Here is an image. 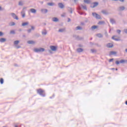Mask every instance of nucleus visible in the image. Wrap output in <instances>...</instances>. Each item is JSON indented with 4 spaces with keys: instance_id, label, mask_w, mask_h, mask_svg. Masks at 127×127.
<instances>
[{
    "instance_id": "nucleus-45",
    "label": "nucleus",
    "mask_w": 127,
    "mask_h": 127,
    "mask_svg": "<svg viewBox=\"0 0 127 127\" xmlns=\"http://www.w3.org/2000/svg\"><path fill=\"white\" fill-rule=\"evenodd\" d=\"M115 63L117 65H119V64H120V63H121L120 62V61H116Z\"/></svg>"
},
{
    "instance_id": "nucleus-57",
    "label": "nucleus",
    "mask_w": 127,
    "mask_h": 127,
    "mask_svg": "<svg viewBox=\"0 0 127 127\" xmlns=\"http://www.w3.org/2000/svg\"><path fill=\"white\" fill-rule=\"evenodd\" d=\"M89 21V20L86 19L85 20V22H88Z\"/></svg>"
},
{
    "instance_id": "nucleus-31",
    "label": "nucleus",
    "mask_w": 127,
    "mask_h": 127,
    "mask_svg": "<svg viewBox=\"0 0 127 127\" xmlns=\"http://www.w3.org/2000/svg\"><path fill=\"white\" fill-rule=\"evenodd\" d=\"M98 24L102 25V24H105V21H100L98 22Z\"/></svg>"
},
{
    "instance_id": "nucleus-56",
    "label": "nucleus",
    "mask_w": 127,
    "mask_h": 127,
    "mask_svg": "<svg viewBox=\"0 0 127 127\" xmlns=\"http://www.w3.org/2000/svg\"><path fill=\"white\" fill-rule=\"evenodd\" d=\"M81 25H85V23L84 22L81 23Z\"/></svg>"
},
{
    "instance_id": "nucleus-35",
    "label": "nucleus",
    "mask_w": 127,
    "mask_h": 127,
    "mask_svg": "<svg viewBox=\"0 0 127 127\" xmlns=\"http://www.w3.org/2000/svg\"><path fill=\"white\" fill-rule=\"evenodd\" d=\"M18 43H19V40H16L14 42V45H17V44H18Z\"/></svg>"
},
{
    "instance_id": "nucleus-37",
    "label": "nucleus",
    "mask_w": 127,
    "mask_h": 127,
    "mask_svg": "<svg viewBox=\"0 0 127 127\" xmlns=\"http://www.w3.org/2000/svg\"><path fill=\"white\" fill-rule=\"evenodd\" d=\"M94 45H96V46H97V47H102V46L98 43H95L94 44Z\"/></svg>"
},
{
    "instance_id": "nucleus-50",
    "label": "nucleus",
    "mask_w": 127,
    "mask_h": 127,
    "mask_svg": "<svg viewBox=\"0 0 127 127\" xmlns=\"http://www.w3.org/2000/svg\"><path fill=\"white\" fill-rule=\"evenodd\" d=\"M112 61H114V59H111L109 60V62H112Z\"/></svg>"
},
{
    "instance_id": "nucleus-10",
    "label": "nucleus",
    "mask_w": 127,
    "mask_h": 127,
    "mask_svg": "<svg viewBox=\"0 0 127 127\" xmlns=\"http://www.w3.org/2000/svg\"><path fill=\"white\" fill-rule=\"evenodd\" d=\"M107 48H113L114 47V44L112 43H108L106 45Z\"/></svg>"
},
{
    "instance_id": "nucleus-28",
    "label": "nucleus",
    "mask_w": 127,
    "mask_h": 127,
    "mask_svg": "<svg viewBox=\"0 0 127 127\" xmlns=\"http://www.w3.org/2000/svg\"><path fill=\"white\" fill-rule=\"evenodd\" d=\"M9 25L10 26H14V25H15V23L14 22H11L9 23Z\"/></svg>"
},
{
    "instance_id": "nucleus-54",
    "label": "nucleus",
    "mask_w": 127,
    "mask_h": 127,
    "mask_svg": "<svg viewBox=\"0 0 127 127\" xmlns=\"http://www.w3.org/2000/svg\"><path fill=\"white\" fill-rule=\"evenodd\" d=\"M70 21H71V19H70V18H68L67 22H70Z\"/></svg>"
},
{
    "instance_id": "nucleus-17",
    "label": "nucleus",
    "mask_w": 127,
    "mask_h": 127,
    "mask_svg": "<svg viewBox=\"0 0 127 127\" xmlns=\"http://www.w3.org/2000/svg\"><path fill=\"white\" fill-rule=\"evenodd\" d=\"M6 41V39L5 38H1L0 39V42H1V43H3V42H5Z\"/></svg>"
},
{
    "instance_id": "nucleus-4",
    "label": "nucleus",
    "mask_w": 127,
    "mask_h": 127,
    "mask_svg": "<svg viewBox=\"0 0 127 127\" xmlns=\"http://www.w3.org/2000/svg\"><path fill=\"white\" fill-rule=\"evenodd\" d=\"M73 37L75 38L76 40H83L84 39V37H80L76 35H73Z\"/></svg>"
},
{
    "instance_id": "nucleus-20",
    "label": "nucleus",
    "mask_w": 127,
    "mask_h": 127,
    "mask_svg": "<svg viewBox=\"0 0 127 127\" xmlns=\"http://www.w3.org/2000/svg\"><path fill=\"white\" fill-rule=\"evenodd\" d=\"M28 24H29V22H23L22 23V26H26V25H28Z\"/></svg>"
},
{
    "instance_id": "nucleus-21",
    "label": "nucleus",
    "mask_w": 127,
    "mask_h": 127,
    "mask_svg": "<svg viewBox=\"0 0 127 127\" xmlns=\"http://www.w3.org/2000/svg\"><path fill=\"white\" fill-rule=\"evenodd\" d=\"M27 43L28 44H35V42H34V41L30 40V41H27Z\"/></svg>"
},
{
    "instance_id": "nucleus-18",
    "label": "nucleus",
    "mask_w": 127,
    "mask_h": 127,
    "mask_svg": "<svg viewBox=\"0 0 127 127\" xmlns=\"http://www.w3.org/2000/svg\"><path fill=\"white\" fill-rule=\"evenodd\" d=\"M21 14L23 18H24V17H25V12H24V10H22V11L21 12Z\"/></svg>"
},
{
    "instance_id": "nucleus-43",
    "label": "nucleus",
    "mask_w": 127,
    "mask_h": 127,
    "mask_svg": "<svg viewBox=\"0 0 127 127\" xmlns=\"http://www.w3.org/2000/svg\"><path fill=\"white\" fill-rule=\"evenodd\" d=\"M19 5H21V6L23 5V4L22 3V2L21 1H20L19 2Z\"/></svg>"
},
{
    "instance_id": "nucleus-8",
    "label": "nucleus",
    "mask_w": 127,
    "mask_h": 127,
    "mask_svg": "<svg viewBox=\"0 0 127 127\" xmlns=\"http://www.w3.org/2000/svg\"><path fill=\"white\" fill-rule=\"evenodd\" d=\"M35 29V27L33 26H31V28L27 30V32L28 33H31L32 30H34Z\"/></svg>"
},
{
    "instance_id": "nucleus-48",
    "label": "nucleus",
    "mask_w": 127,
    "mask_h": 127,
    "mask_svg": "<svg viewBox=\"0 0 127 127\" xmlns=\"http://www.w3.org/2000/svg\"><path fill=\"white\" fill-rule=\"evenodd\" d=\"M115 41H121V39H120L119 38H115Z\"/></svg>"
},
{
    "instance_id": "nucleus-44",
    "label": "nucleus",
    "mask_w": 127,
    "mask_h": 127,
    "mask_svg": "<svg viewBox=\"0 0 127 127\" xmlns=\"http://www.w3.org/2000/svg\"><path fill=\"white\" fill-rule=\"evenodd\" d=\"M3 33L1 31H0V37H1V36H3Z\"/></svg>"
},
{
    "instance_id": "nucleus-2",
    "label": "nucleus",
    "mask_w": 127,
    "mask_h": 127,
    "mask_svg": "<svg viewBox=\"0 0 127 127\" xmlns=\"http://www.w3.org/2000/svg\"><path fill=\"white\" fill-rule=\"evenodd\" d=\"M92 16L96 19H102L101 15L96 12H92Z\"/></svg>"
},
{
    "instance_id": "nucleus-64",
    "label": "nucleus",
    "mask_w": 127,
    "mask_h": 127,
    "mask_svg": "<svg viewBox=\"0 0 127 127\" xmlns=\"http://www.w3.org/2000/svg\"><path fill=\"white\" fill-rule=\"evenodd\" d=\"M15 127H18L16 125V126H15Z\"/></svg>"
},
{
    "instance_id": "nucleus-29",
    "label": "nucleus",
    "mask_w": 127,
    "mask_h": 127,
    "mask_svg": "<svg viewBox=\"0 0 127 127\" xmlns=\"http://www.w3.org/2000/svg\"><path fill=\"white\" fill-rule=\"evenodd\" d=\"M68 10L70 12L71 14L73 13V10H72V8L68 7Z\"/></svg>"
},
{
    "instance_id": "nucleus-22",
    "label": "nucleus",
    "mask_w": 127,
    "mask_h": 127,
    "mask_svg": "<svg viewBox=\"0 0 127 127\" xmlns=\"http://www.w3.org/2000/svg\"><path fill=\"white\" fill-rule=\"evenodd\" d=\"M65 28H62V29H60L59 30V32H61V33H63V32H65Z\"/></svg>"
},
{
    "instance_id": "nucleus-3",
    "label": "nucleus",
    "mask_w": 127,
    "mask_h": 127,
    "mask_svg": "<svg viewBox=\"0 0 127 127\" xmlns=\"http://www.w3.org/2000/svg\"><path fill=\"white\" fill-rule=\"evenodd\" d=\"M34 51L37 53L39 52H44V51H45V49L43 48H36L34 49Z\"/></svg>"
},
{
    "instance_id": "nucleus-40",
    "label": "nucleus",
    "mask_w": 127,
    "mask_h": 127,
    "mask_svg": "<svg viewBox=\"0 0 127 127\" xmlns=\"http://www.w3.org/2000/svg\"><path fill=\"white\" fill-rule=\"evenodd\" d=\"M117 32L118 33V34H121V32H122V31L121 30H117Z\"/></svg>"
},
{
    "instance_id": "nucleus-11",
    "label": "nucleus",
    "mask_w": 127,
    "mask_h": 127,
    "mask_svg": "<svg viewBox=\"0 0 127 127\" xmlns=\"http://www.w3.org/2000/svg\"><path fill=\"white\" fill-rule=\"evenodd\" d=\"M76 51L78 53H81V52H83V51H84V49L79 48L76 49Z\"/></svg>"
},
{
    "instance_id": "nucleus-34",
    "label": "nucleus",
    "mask_w": 127,
    "mask_h": 127,
    "mask_svg": "<svg viewBox=\"0 0 127 127\" xmlns=\"http://www.w3.org/2000/svg\"><path fill=\"white\" fill-rule=\"evenodd\" d=\"M91 53H97V50L95 49H91Z\"/></svg>"
},
{
    "instance_id": "nucleus-33",
    "label": "nucleus",
    "mask_w": 127,
    "mask_h": 127,
    "mask_svg": "<svg viewBox=\"0 0 127 127\" xmlns=\"http://www.w3.org/2000/svg\"><path fill=\"white\" fill-rule=\"evenodd\" d=\"M82 7L83 8V9H85V10H87L88 9H87V6L86 5L84 6V5L81 4V5Z\"/></svg>"
},
{
    "instance_id": "nucleus-52",
    "label": "nucleus",
    "mask_w": 127,
    "mask_h": 127,
    "mask_svg": "<svg viewBox=\"0 0 127 127\" xmlns=\"http://www.w3.org/2000/svg\"><path fill=\"white\" fill-rule=\"evenodd\" d=\"M77 9H78V10H81V7H80V6H79V7L77 8Z\"/></svg>"
},
{
    "instance_id": "nucleus-30",
    "label": "nucleus",
    "mask_w": 127,
    "mask_h": 127,
    "mask_svg": "<svg viewBox=\"0 0 127 127\" xmlns=\"http://www.w3.org/2000/svg\"><path fill=\"white\" fill-rule=\"evenodd\" d=\"M115 54H117V52H114V51H111V52H110L109 55H115Z\"/></svg>"
},
{
    "instance_id": "nucleus-55",
    "label": "nucleus",
    "mask_w": 127,
    "mask_h": 127,
    "mask_svg": "<svg viewBox=\"0 0 127 127\" xmlns=\"http://www.w3.org/2000/svg\"><path fill=\"white\" fill-rule=\"evenodd\" d=\"M73 0L74 2L75 3H76V2H77V1H78V0Z\"/></svg>"
},
{
    "instance_id": "nucleus-36",
    "label": "nucleus",
    "mask_w": 127,
    "mask_h": 127,
    "mask_svg": "<svg viewBox=\"0 0 127 127\" xmlns=\"http://www.w3.org/2000/svg\"><path fill=\"white\" fill-rule=\"evenodd\" d=\"M42 34L43 35H46V34H47V32L46 31V30H45V32L42 31Z\"/></svg>"
},
{
    "instance_id": "nucleus-25",
    "label": "nucleus",
    "mask_w": 127,
    "mask_h": 127,
    "mask_svg": "<svg viewBox=\"0 0 127 127\" xmlns=\"http://www.w3.org/2000/svg\"><path fill=\"white\" fill-rule=\"evenodd\" d=\"M76 30H82L83 29V28L81 26H77L75 28Z\"/></svg>"
},
{
    "instance_id": "nucleus-61",
    "label": "nucleus",
    "mask_w": 127,
    "mask_h": 127,
    "mask_svg": "<svg viewBox=\"0 0 127 127\" xmlns=\"http://www.w3.org/2000/svg\"><path fill=\"white\" fill-rule=\"evenodd\" d=\"M125 104H126V105H127V101H126Z\"/></svg>"
},
{
    "instance_id": "nucleus-41",
    "label": "nucleus",
    "mask_w": 127,
    "mask_h": 127,
    "mask_svg": "<svg viewBox=\"0 0 127 127\" xmlns=\"http://www.w3.org/2000/svg\"><path fill=\"white\" fill-rule=\"evenodd\" d=\"M62 17H65L66 16V13H64L61 15Z\"/></svg>"
},
{
    "instance_id": "nucleus-19",
    "label": "nucleus",
    "mask_w": 127,
    "mask_h": 127,
    "mask_svg": "<svg viewBox=\"0 0 127 127\" xmlns=\"http://www.w3.org/2000/svg\"><path fill=\"white\" fill-rule=\"evenodd\" d=\"M30 11H31V12L32 13H36V9H34V8H31L30 9Z\"/></svg>"
},
{
    "instance_id": "nucleus-5",
    "label": "nucleus",
    "mask_w": 127,
    "mask_h": 127,
    "mask_svg": "<svg viewBox=\"0 0 127 127\" xmlns=\"http://www.w3.org/2000/svg\"><path fill=\"white\" fill-rule=\"evenodd\" d=\"M125 9H126V7H125L124 6H121L118 8L117 10L118 11H123L125 10Z\"/></svg>"
},
{
    "instance_id": "nucleus-51",
    "label": "nucleus",
    "mask_w": 127,
    "mask_h": 127,
    "mask_svg": "<svg viewBox=\"0 0 127 127\" xmlns=\"http://www.w3.org/2000/svg\"><path fill=\"white\" fill-rule=\"evenodd\" d=\"M78 13H79V14H80L81 15H82V14H83V12L80 11H78Z\"/></svg>"
},
{
    "instance_id": "nucleus-32",
    "label": "nucleus",
    "mask_w": 127,
    "mask_h": 127,
    "mask_svg": "<svg viewBox=\"0 0 127 127\" xmlns=\"http://www.w3.org/2000/svg\"><path fill=\"white\" fill-rule=\"evenodd\" d=\"M96 36L97 37H99V38H102V37H103L102 34H100V33L96 34Z\"/></svg>"
},
{
    "instance_id": "nucleus-23",
    "label": "nucleus",
    "mask_w": 127,
    "mask_h": 127,
    "mask_svg": "<svg viewBox=\"0 0 127 127\" xmlns=\"http://www.w3.org/2000/svg\"><path fill=\"white\" fill-rule=\"evenodd\" d=\"M47 5L49 6H53L54 5V2H48L47 3Z\"/></svg>"
},
{
    "instance_id": "nucleus-24",
    "label": "nucleus",
    "mask_w": 127,
    "mask_h": 127,
    "mask_svg": "<svg viewBox=\"0 0 127 127\" xmlns=\"http://www.w3.org/2000/svg\"><path fill=\"white\" fill-rule=\"evenodd\" d=\"M84 2H85V3H87L89 4V3H91V0H84Z\"/></svg>"
},
{
    "instance_id": "nucleus-14",
    "label": "nucleus",
    "mask_w": 127,
    "mask_h": 127,
    "mask_svg": "<svg viewBox=\"0 0 127 127\" xmlns=\"http://www.w3.org/2000/svg\"><path fill=\"white\" fill-rule=\"evenodd\" d=\"M101 12L103 13V14H105V15H108V14H109V12H108L107 10H102Z\"/></svg>"
},
{
    "instance_id": "nucleus-13",
    "label": "nucleus",
    "mask_w": 127,
    "mask_h": 127,
    "mask_svg": "<svg viewBox=\"0 0 127 127\" xmlns=\"http://www.w3.org/2000/svg\"><path fill=\"white\" fill-rule=\"evenodd\" d=\"M42 13H47L48 12V9H41Z\"/></svg>"
},
{
    "instance_id": "nucleus-9",
    "label": "nucleus",
    "mask_w": 127,
    "mask_h": 127,
    "mask_svg": "<svg viewBox=\"0 0 127 127\" xmlns=\"http://www.w3.org/2000/svg\"><path fill=\"white\" fill-rule=\"evenodd\" d=\"M11 16L14 18V19H16V20H18V17H17L15 13H11Z\"/></svg>"
},
{
    "instance_id": "nucleus-63",
    "label": "nucleus",
    "mask_w": 127,
    "mask_h": 127,
    "mask_svg": "<svg viewBox=\"0 0 127 127\" xmlns=\"http://www.w3.org/2000/svg\"><path fill=\"white\" fill-rule=\"evenodd\" d=\"M14 66H17V64H14Z\"/></svg>"
},
{
    "instance_id": "nucleus-47",
    "label": "nucleus",
    "mask_w": 127,
    "mask_h": 127,
    "mask_svg": "<svg viewBox=\"0 0 127 127\" xmlns=\"http://www.w3.org/2000/svg\"><path fill=\"white\" fill-rule=\"evenodd\" d=\"M35 36L36 37H39L40 36V34H35Z\"/></svg>"
},
{
    "instance_id": "nucleus-38",
    "label": "nucleus",
    "mask_w": 127,
    "mask_h": 127,
    "mask_svg": "<svg viewBox=\"0 0 127 127\" xmlns=\"http://www.w3.org/2000/svg\"><path fill=\"white\" fill-rule=\"evenodd\" d=\"M0 84H3V78H1L0 79Z\"/></svg>"
},
{
    "instance_id": "nucleus-16",
    "label": "nucleus",
    "mask_w": 127,
    "mask_h": 127,
    "mask_svg": "<svg viewBox=\"0 0 127 127\" xmlns=\"http://www.w3.org/2000/svg\"><path fill=\"white\" fill-rule=\"evenodd\" d=\"M52 21H54V22H58V21H59V19L57 17H53L52 18Z\"/></svg>"
},
{
    "instance_id": "nucleus-39",
    "label": "nucleus",
    "mask_w": 127,
    "mask_h": 127,
    "mask_svg": "<svg viewBox=\"0 0 127 127\" xmlns=\"http://www.w3.org/2000/svg\"><path fill=\"white\" fill-rule=\"evenodd\" d=\"M10 34H15L14 30H11L10 31Z\"/></svg>"
},
{
    "instance_id": "nucleus-12",
    "label": "nucleus",
    "mask_w": 127,
    "mask_h": 127,
    "mask_svg": "<svg viewBox=\"0 0 127 127\" xmlns=\"http://www.w3.org/2000/svg\"><path fill=\"white\" fill-rule=\"evenodd\" d=\"M58 6L60 7V8H64V4H63V3L60 2L58 3Z\"/></svg>"
},
{
    "instance_id": "nucleus-46",
    "label": "nucleus",
    "mask_w": 127,
    "mask_h": 127,
    "mask_svg": "<svg viewBox=\"0 0 127 127\" xmlns=\"http://www.w3.org/2000/svg\"><path fill=\"white\" fill-rule=\"evenodd\" d=\"M124 32H125V33H126V34H127V29H124Z\"/></svg>"
},
{
    "instance_id": "nucleus-59",
    "label": "nucleus",
    "mask_w": 127,
    "mask_h": 127,
    "mask_svg": "<svg viewBox=\"0 0 127 127\" xmlns=\"http://www.w3.org/2000/svg\"><path fill=\"white\" fill-rule=\"evenodd\" d=\"M0 10H2V8H1V6H0Z\"/></svg>"
},
{
    "instance_id": "nucleus-62",
    "label": "nucleus",
    "mask_w": 127,
    "mask_h": 127,
    "mask_svg": "<svg viewBox=\"0 0 127 127\" xmlns=\"http://www.w3.org/2000/svg\"><path fill=\"white\" fill-rule=\"evenodd\" d=\"M90 44L94 45V43H92V42H90Z\"/></svg>"
},
{
    "instance_id": "nucleus-1",
    "label": "nucleus",
    "mask_w": 127,
    "mask_h": 127,
    "mask_svg": "<svg viewBox=\"0 0 127 127\" xmlns=\"http://www.w3.org/2000/svg\"><path fill=\"white\" fill-rule=\"evenodd\" d=\"M37 93L40 94V96H42V97H45V92H44V90L41 89H39L37 90Z\"/></svg>"
},
{
    "instance_id": "nucleus-58",
    "label": "nucleus",
    "mask_w": 127,
    "mask_h": 127,
    "mask_svg": "<svg viewBox=\"0 0 127 127\" xmlns=\"http://www.w3.org/2000/svg\"><path fill=\"white\" fill-rule=\"evenodd\" d=\"M18 31H22V29H19V30H18Z\"/></svg>"
},
{
    "instance_id": "nucleus-6",
    "label": "nucleus",
    "mask_w": 127,
    "mask_h": 127,
    "mask_svg": "<svg viewBox=\"0 0 127 127\" xmlns=\"http://www.w3.org/2000/svg\"><path fill=\"white\" fill-rule=\"evenodd\" d=\"M50 48L52 51H56L57 50V47L55 46H50Z\"/></svg>"
},
{
    "instance_id": "nucleus-15",
    "label": "nucleus",
    "mask_w": 127,
    "mask_h": 127,
    "mask_svg": "<svg viewBox=\"0 0 127 127\" xmlns=\"http://www.w3.org/2000/svg\"><path fill=\"white\" fill-rule=\"evenodd\" d=\"M110 22L112 24H116V20L114 18H110Z\"/></svg>"
},
{
    "instance_id": "nucleus-7",
    "label": "nucleus",
    "mask_w": 127,
    "mask_h": 127,
    "mask_svg": "<svg viewBox=\"0 0 127 127\" xmlns=\"http://www.w3.org/2000/svg\"><path fill=\"white\" fill-rule=\"evenodd\" d=\"M93 3V5L90 6V7H91V8H95V7H96L99 5V2H94Z\"/></svg>"
},
{
    "instance_id": "nucleus-60",
    "label": "nucleus",
    "mask_w": 127,
    "mask_h": 127,
    "mask_svg": "<svg viewBox=\"0 0 127 127\" xmlns=\"http://www.w3.org/2000/svg\"><path fill=\"white\" fill-rule=\"evenodd\" d=\"M125 52L127 53V49H125Z\"/></svg>"
},
{
    "instance_id": "nucleus-49",
    "label": "nucleus",
    "mask_w": 127,
    "mask_h": 127,
    "mask_svg": "<svg viewBox=\"0 0 127 127\" xmlns=\"http://www.w3.org/2000/svg\"><path fill=\"white\" fill-rule=\"evenodd\" d=\"M16 48H17V49H18V48H21V47L20 46H16Z\"/></svg>"
},
{
    "instance_id": "nucleus-26",
    "label": "nucleus",
    "mask_w": 127,
    "mask_h": 127,
    "mask_svg": "<svg viewBox=\"0 0 127 127\" xmlns=\"http://www.w3.org/2000/svg\"><path fill=\"white\" fill-rule=\"evenodd\" d=\"M120 63L124 64V63H127V61H126L125 60H121L120 61Z\"/></svg>"
},
{
    "instance_id": "nucleus-42",
    "label": "nucleus",
    "mask_w": 127,
    "mask_h": 127,
    "mask_svg": "<svg viewBox=\"0 0 127 127\" xmlns=\"http://www.w3.org/2000/svg\"><path fill=\"white\" fill-rule=\"evenodd\" d=\"M78 47H79L80 48H83V47H84L83 46V45H81V44H79V45H78Z\"/></svg>"
},
{
    "instance_id": "nucleus-53",
    "label": "nucleus",
    "mask_w": 127,
    "mask_h": 127,
    "mask_svg": "<svg viewBox=\"0 0 127 127\" xmlns=\"http://www.w3.org/2000/svg\"><path fill=\"white\" fill-rule=\"evenodd\" d=\"M116 36H113V37H112V39H113L114 40H115V39H116V38H115V37H116Z\"/></svg>"
},
{
    "instance_id": "nucleus-27",
    "label": "nucleus",
    "mask_w": 127,
    "mask_h": 127,
    "mask_svg": "<svg viewBox=\"0 0 127 127\" xmlns=\"http://www.w3.org/2000/svg\"><path fill=\"white\" fill-rule=\"evenodd\" d=\"M96 28H98V26L93 25L91 27L92 30H94V29H96Z\"/></svg>"
}]
</instances>
